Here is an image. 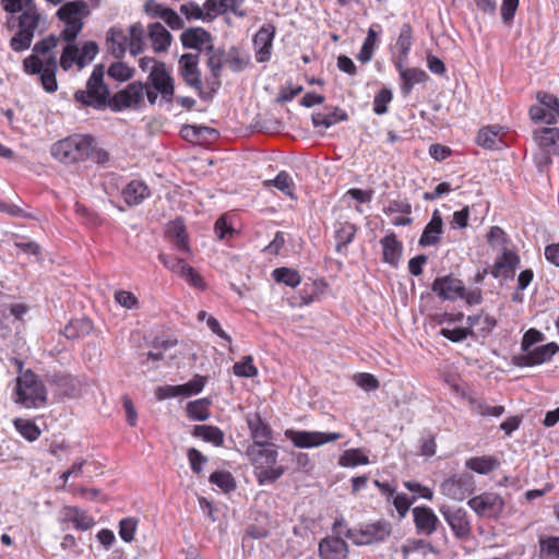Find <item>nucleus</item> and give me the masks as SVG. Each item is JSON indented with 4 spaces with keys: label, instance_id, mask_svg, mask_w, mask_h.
<instances>
[{
    "label": "nucleus",
    "instance_id": "f257e3e1",
    "mask_svg": "<svg viewBox=\"0 0 559 559\" xmlns=\"http://www.w3.org/2000/svg\"><path fill=\"white\" fill-rule=\"evenodd\" d=\"M51 156L64 165H74L93 160L98 165L109 162L108 151L97 146L91 134L75 133L55 142L50 148Z\"/></svg>",
    "mask_w": 559,
    "mask_h": 559
},
{
    "label": "nucleus",
    "instance_id": "f03ea898",
    "mask_svg": "<svg viewBox=\"0 0 559 559\" xmlns=\"http://www.w3.org/2000/svg\"><path fill=\"white\" fill-rule=\"evenodd\" d=\"M104 76L105 67L103 64L95 66L86 82L85 90H78L74 93V100L84 107L98 110L106 107L110 108V91L104 81Z\"/></svg>",
    "mask_w": 559,
    "mask_h": 559
},
{
    "label": "nucleus",
    "instance_id": "7ed1b4c3",
    "mask_svg": "<svg viewBox=\"0 0 559 559\" xmlns=\"http://www.w3.org/2000/svg\"><path fill=\"white\" fill-rule=\"evenodd\" d=\"M248 455L260 485L273 484L285 473V467L277 464L278 452L275 445L251 447Z\"/></svg>",
    "mask_w": 559,
    "mask_h": 559
},
{
    "label": "nucleus",
    "instance_id": "20e7f679",
    "mask_svg": "<svg viewBox=\"0 0 559 559\" xmlns=\"http://www.w3.org/2000/svg\"><path fill=\"white\" fill-rule=\"evenodd\" d=\"M14 402L26 408H39L47 403V390L38 376L31 369L16 378Z\"/></svg>",
    "mask_w": 559,
    "mask_h": 559
},
{
    "label": "nucleus",
    "instance_id": "39448f33",
    "mask_svg": "<svg viewBox=\"0 0 559 559\" xmlns=\"http://www.w3.org/2000/svg\"><path fill=\"white\" fill-rule=\"evenodd\" d=\"M145 84V96L150 105H155L160 96V103L170 104L175 99V83L165 63L154 64Z\"/></svg>",
    "mask_w": 559,
    "mask_h": 559
},
{
    "label": "nucleus",
    "instance_id": "423d86ee",
    "mask_svg": "<svg viewBox=\"0 0 559 559\" xmlns=\"http://www.w3.org/2000/svg\"><path fill=\"white\" fill-rule=\"evenodd\" d=\"M90 15L86 2L82 0L69 1L62 4L58 11V19L64 23L61 37L68 43H73L83 28V17Z\"/></svg>",
    "mask_w": 559,
    "mask_h": 559
},
{
    "label": "nucleus",
    "instance_id": "0eeeda50",
    "mask_svg": "<svg viewBox=\"0 0 559 559\" xmlns=\"http://www.w3.org/2000/svg\"><path fill=\"white\" fill-rule=\"evenodd\" d=\"M391 533V524L385 520H378L359 528H347L345 536L356 545H370L384 542Z\"/></svg>",
    "mask_w": 559,
    "mask_h": 559
},
{
    "label": "nucleus",
    "instance_id": "6e6552de",
    "mask_svg": "<svg viewBox=\"0 0 559 559\" xmlns=\"http://www.w3.org/2000/svg\"><path fill=\"white\" fill-rule=\"evenodd\" d=\"M145 84L141 81L129 83L111 96L110 110L115 112L128 108L141 109L145 106Z\"/></svg>",
    "mask_w": 559,
    "mask_h": 559
},
{
    "label": "nucleus",
    "instance_id": "1a4fd4ad",
    "mask_svg": "<svg viewBox=\"0 0 559 559\" xmlns=\"http://www.w3.org/2000/svg\"><path fill=\"white\" fill-rule=\"evenodd\" d=\"M467 506L479 518L497 519L504 509V500L497 492L486 491L471 498Z\"/></svg>",
    "mask_w": 559,
    "mask_h": 559
},
{
    "label": "nucleus",
    "instance_id": "9d476101",
    "mask_svg": "<svg viewBox=\"0 0 559 559\" xmlns=\"http://www.w3.org/2000/svg\"><path fill=\"white\" fill-rule=\"evenodd\" d=\"M284 435L296 448L300 449L320 447L325 443L336 441L343 437L340 432H321L294 429L285 430Z\"/></svg>",
    "mask_w": 559,
    "mask_h": 559
},
{
    "label": "nucleus",
    "instance_id": "9b49d317",
    "mask_svg": "<svg viewBox=\"0 0 559 559\" xmlns=\"http://www.w3.org/2000/svg\"><path fill=\"white\" fill-rule=\"evenodd\" d=\"M440 489L448 498L463 501L474 492L475 479L469 473L454 474L441 483Z\"/></svg>",
    "mask_w": 559,
    "mask_h": 559
},
{
    "label": "nucleus",
    "instance_id": "f8f14e48",
    "mask_svg": "<svg viewBox=\"0 0 559 559\" xmlns=\"http://www.w3.org/2000/svg\"><path fill=\"white\" fill-rule=\"evenodd\" d=\"M440 513L457 539L466 540L469 538L472 534V524L467 512L463 508L452 509L449 507H441Z\"/></svg>",
    "mask_w": 559,
    "mask_h": 559
},
{
    "label": "nucleus",
    "instance_id": "ddd939ff",
    "mask_svg": "<svg viewBox=\"0 0 559 559\" xmlns=\"http://www.w3.org/2000/svg\"><path fill=\"white\" fill-rule=\"evenodd\" d=\"M558 352L559 345L555 342H550L537 346L534 349L526 352L525 354L513 356L512 364L520 368L534 367L551 360V358Z\"/></svg>",
    "mask_w": 559,
    "mask_h": 559
},
{
    "label": "nucleus",
    "instance_id": "4468645a",
    "mask_svg": "<svg viewBox=\"0 0 559 559\" xmlns=\"http://www.w3.org/2000/svg\"><path fill=\"white\" fill-rule=\"evenodd\" d=\"M59 522L66 528L70 526L78 531H88L95 525V520L87 511L74 506H66L60 511Z\"/></svg>",
    "mask_w": 559,
    "mask_h": 559
},
{
    "label": "nucleus",
    "instance_id": "2eb2a0df",
    "mask_svg": "<svg viewBox=\"0 0 559 559\" xmlns=\"http://www.w3.org/2000/svg\"><path fill=\"white\" fill-rule=\"evenodd\" d=\"M179 73L183 81L194 90L202 91L199 53H183L178 62Z\"/></svg>",
    "mask_w": 559,
    "mask_h": 559
},
{
    "label": "nucleus",
    "instance_id": "dca6fc26",
    "mask_svg": "<svg viewBox=\"0 0 559 559\" xmlns=\"http://www.w3.org/2000/svg\"><path fill=\"white\" fill-rule=\"evenodd\" d=\"M431 289L442 300H457L464 293V284L452 274L435 278Z\"/></svg>",
    "mask_w": 559,
    "mask_h": 559
},
{
    "label": "nucleus",
    "instance_id": "f3484780",
    "mask_svg": "<svg viewBox=\"0 0 559 559\" xmlns=\"http://www.w3.org/2000/svg\"><path fill=\"white\" fill-rule=\"evenodd\" d=\"M275 26L265 24L260 27L253 37V47L255 50V60L263 63L270 60L272 55L273 39L275 37Z\"/></svg>",
    "mask_w": 559,
    "mask_h": 559
},
{
    "label": "nucleus",
    "instance_id": "a211bd4d",
    "mask_svg": "<svg viewBox=\"0 0 559 559\" xmlns=\"http://www.w3.org/2000/svg\"><path fill=\"white\" fill-rule=\"evenodd\" d=\"M413 521L418 534L431 536L440 524V521L433 510L427 506L413 508Z\"/></svg>",
    "mask_w": 559,
    "mask_h": 559
},
{
    "label": "nucleus",
    "instance_id": "6ab92c4d",
    "mask_svg": "<svg viewBox=\"0 0 559 559\" xmlns=\"http://www.w3.org/2000/svg\"><path fill=\"white\" fill-rule=\"evenodd\" d=\"M180 41L185 48L206 51L213 45V36L202 27H190L181 33Z\"/></svg>",
    "mask_w": 559,
    "mask_h": 559
},
{
    "label": "nucleus",
    "instance_id": "aec40b11",
    "mask_svg": "<svg viewBox=\"0 0 559 559\" xmlns=\"http://www.w3.org/2000/svg\"><path fill=\"white\" fill-rule=\"evenodd\" d=\"M519 264L520 257L511 250H504L503 253L496 259L491 266L490 274L495 278H512Z\"/></svg>",
    "mask_w": 559,
    "mask_h": 559
},
{
    "label": "nucleus",
    "instance_id": "412c9836",
    "mask_svg": "<svg viewBox=\"0 0 559 559\" xmlns=\"http://www.w3.org/2000/svg\"><path fill=\"white\" fill-rule=\"evenodd\" d=\"M443 234V219L439 210L432 212L430 221L426 224L418 243L421 247L437 246Z\"/></svg>",
    "mask_w": 559,
    "mask_h": 559
},
{
    "label": "nucleus",
    "instance_id": "4be33fe9",
    "mask_svg": "<svg viewBox=\"0 0 559 559\" xmlns=\"http://www.w3.org/2000/svg\"><path fill=\"white\" fill-rule=\"evenodd\" d=\"M321 559H346L347 543L338 536L325 537L319 544Z\"/></svg>",
    "mask_w": 559,
    "mask_h": 559
},
{
    "label": "nucleus",
    "instance_id": "5701e85b",
    "mask_svg": "<svg viewBox=\"0 0 559 559\" xmlns=\"http://www.w3.org/2000/svg\"><path fill=\"white\" fill-rule=\"evenodd\" d=\"M151 195L148 186L139 179H133L121 191V197L127 205L136 206Z\"/></svg>",
    "mask_w": 559,
    "mask_h": 559
},
{
    "label": "nucleus",
    "instance_id": "b1692460",
    "mask_svg": "<svg viewBox=\"0 0 559 559\" xmlns=\"http://www.w3.org/2000/svg\"><path fill=\"white\" fill-rule=\"evenodd\" d=\"M533 138L539 150L559 155V128H540L534 131Z\"/></svg>",
    "mask_w": 559,
    "mask_h": 559
},
{
    "label": "nucleus",
    "instance_id": "393cba45",
    "mask_svg": "<svg viewBox=\"0 0 559 559\" xmlns=\"http://www.w3.org/2000/svg\"><path fill=\"white\" fill-rule=\"evenodd\" d=\"M248 427L254 442L253 447L258 448L274 445L271 443L273 431L271 427L262 420L260 415L257 414L254 418L249 419Z\"/></svg>",
    "mask_w": 559,
    "mask_h": 559
},
{
    "label": "nucleus",
    "instance_id": "a878e982",
    "mask_svg": "<svg viewBox=\"0 0 559 559\" xmlns=\"http://www.w3.org/2000/svg\"><path fill=\"white\" fill-rule=\"evenodd\" d=\"M380 243L382 246V261L396 266L402 254L403 245L394 233L384 236Z\"/></svg>",
    "mask_w": 559,
    "mask_h": 559
},
{
    "label": "nucleus",
    "instance_id": "bb28decb",
    "mask_svg": "<svg viewBox=\"0 0 559 559\" xmlns=\"http://www.w3.org/2000/svg\"><path fill=\"white\" fill-rule=\"evenodd\" d=\"M357 230V225L347 221L335 224L334 240L336 252L344 253L346 247L354 240Z\"/></svg>",
    "mask_w": 559,
    "mask_h": 559
},
{
    "label": "nucleus",
    "instance_id": "cd10ccee",
    "mask_svg": "<svg viewBox=\"0 0 559 559\" xmlns=\"http://www.w3.org/2000/svg\"><path fill=\"white\" fill-rule=\"evenodd\" d=\"M148 38L155 52L166 51L171 44V34L162 23H153L148 26Z\"/></svg>",
    "mask_w": 559,
    "mask_h": 559
},
{
    "label": "nucleus",
    "instance_id": "c85d7f7f",
    "mask_svg": "<svg viewBox=\"0 0 559 559\" xmlns=\"http://www.w3.org/2000/svg\"><path fill=\"white\" fill-rule=\"evenodd\" d=\"M167 237L174 242L176 248L183 252H189V239L186 225L181 219L173 221L167 227Z\"/></svg>",
    "mask_w": 559,
    "mask_h": 559
},
{
    "label": "nucleus",
    "instance_id": "c756f323",
    "mask_svg": "<svg viewBox=\"0 0 559 559\" xmlns=\"http://www.w3.org/2000/svg\"><path fill=\"white\" fill-rule=\"evenodd\" d=\"M108 51L117 59L124 56L128 48V36L121 28L111 27L107 34Z\"/></svg>",
    "mask_w": 559,
    "mask_h": 559
},
{
    "label": "nucleus",
    "instance_id": "7c9ffc66",
    "mask_svg": "<svg viewBox=\"0 0 559 559\" xmlns=\"http://www.w3.org/2000/svg\"><path fill=\"white\" fill-rule=\"evenodd\" d=\"M400 75L403 81L401 85L403 95H409L414 85L425 83L429 79L428 74L418 68H401Z\"/></svg>",
    "mask_w": 559,
    "mask_h": 559
},
{
    "label": "nucleus",
    "instance_id": "2f4dec72",
    "mask_svg": "<svg viewBox=\"0 0 559 559\" xmlns=\"http://www.w3.org/2000/svg\"><path fill=\"white\" fill-rule=\"evenodd\" d=\"M192 435L195 438H200L205 442L213 444L214 447L224 445L225 435L223 430L212 425H197L193 428Z\"/></svg>",
    "mask_w": 559,
    "mask_h": 559
},
{
    "label": "nucleus",
    "instance_id": "473e14b6",
    "mask_svg": "<svg viewBox=\"0 0 559 559\" xmlns=\"http://www.w3.org/2000/svg\"><path fill=\"white\" fill-rule=\"evenodd\" d=\"M58 69L57 58L50 55L46 58V67L40 71L39 79L43 88L48 93H53L58 88L56 72Z\"/></svg>",
    "mask_w": 559,
    "mask_h": 559
},
{
    "label": "nucleus",
    "instance_id": "72a5a7b5",
    "mask_svg": "<svg viewBox=\"0 0 559 559\" xmlns=\"http://www.w3.org/2000/svg\"><path fill=\"white\" fill-rule=\"evenodd\" d=\"M500 465L499 460L492 455L473 456L466 460L465 466L477 474H489Z\"/></svg>",
    "mask_w": 559,
    "mask_h": 559
},
{
    "label": "nucleus",
    "instance_id": "f704fd0d",
    "mask_svg": "<svg viewBox=\"0 0 559 559\" xmlns=\"http://www.w3.org/2000/svg\"><path fill=\"white\" fill-rule=\"evenodd\" d=\"M476 142L479 146L487 150L499 148L502 143L500 128L497 126L481 128L477 133Z\"/></svg>",
    "mask_w": 559,
    "mask_h": 559
},
{
    "label": "nucleus",
    "instance_id": "c9c22d12",
    "mask_svg": "<svg viewBox=\"0 0 559 559\" xmlns=\"http://www.w3.org/2000/svg\"><path fill=\"white\" fill-rule=\"evenodd\" d=\"M536 98L539 104L547 108V124H556L559 120V98L555 94L548 92H537Z\"/></svg>",
    "mask_w": 559,
    "mask_h": 559
},
{
    "label": "nucleus",
    "instance_id": "e433bc0d",
    "mask_svg": "<svg viewBox=\"0 0 559 559\" xmlns=\"http://www.w3.org/2000/svg\"><path fill=\"white\" fill-rule=\"evenodd\" d=\"M206 66L211 71L212 76L215 80H219L222 68L225 62V52L222 49L214 48V45L209 46L206 50ZM221 82L217 81V85H219Z\"/></svg>",
    "mask_w": 559,
    "mask_h": 559
},
{
    "label": "nucleus",
    "instance_id": "4c0bfd02",
    "mask_svg": "<svg viewBox=\"0 0 559 559\" xmlns=\"http://www.w3.org/2000/svg\"><path fill=\"white\" fill-rule=\"evenodd\" d=\"M466 321L472 330L477 329L480 336H487L497 325V320L489 314L468 316Z\"/></svg>",
    "mask_w": 559,
    "mask_h": 559
},
{
    "label": "nucleus",
    "instance_id": "58836bf2",
    "mask_svg": "<svg viewBox=\"0 0 559 559\" xmlns=\"http://www.w3.org/2000/svg\"><path fill=\"white\" fill-rule=\"evenodd\" d=\"M211 404L212 402L207 397L189 402L186 408L188 417L192 420H206L211 415Z\"/></svg>",
    "mask_w": 559,
    "mask_h": 559
},
{
    "label": "nucleus",
    "instance_id": "ea45409f",
    "mask_svg": "<svg viewBox=\"0 0 559 559\" xmlns=\"http://www.w3.org/2000/svg\"><path fill=\"white\" fill-rule=\"evenodd\" d=\"M467 403L473 412L480 416L500 417L504 413V406H490L484 400L467 396Z\"/></svg>",
    "mask_w": 559,
    "mask_h": 559
},
{
    "label": "nucleus",
    "instance_id": "a19ab883",
    "mask_svg": "<svg viewBox=\"0 0 559 559\" xmlns=\"http://www.w3.org/2000/svg\"><path fill=\"white\" fill-rule=\"evenodd\" d=\"M272 278L276 283L285 284L292 288H296L301 283V276L298 271L285 266L273 270Z\"/></svg>",
    "mask_w": 559,
    "mask_h": 559
},
{
    "label": "nucleus",
    "instance_id": "79ce46f5",
    "mask_svg": "<svg viewBox=\"0 0 559 559\" xmlns=\"http://www.w3.org/2000/svg\"><path fill=\"white\" fill-rule=\"evenodd\" d=\"M16 431L27 441H36L40 435V428L31 419L15 418L13 420Z\"/></svg>",
    "mask_w": 559,
    "mask_h": 559
},
{
    "label": "nucleus",
    "instance_id": "37998d69",
    "mask_svg": "<svg viewBox=\"0 0 559 559\" xmlns=\"http://www.w3.org/2000/svg\"><path fill=\"white\" fill-rule=\"evenodd\" d=\"M128 47L132 56L140 55L144 49V28L142 24H132L129 28Z\"/></svg>",
    "mask_w": 559,
    "mask_h": 559
},
{
    "label": "nucleus",
    "instance_id": "c03bdc74",
    "mask_svg": "<svg viewBox=\"0 0 559 559\" xmlns=\"http://www.w3.org/2000/svg\"><path fill=\"white\" fill-rule=\"evenodd\" d=\"M538 544L539 559H559V537L540 536Z\"/></svg>",
    "mask_w": 559,
    "mask_h": 559
},
{
    "label": "nucleus",
    "instance_id": "a18cd8bd",
    "mask_svg": "<svg viewBox=\"0 0 559 559\" xmlns=\"http://www.w3.org/2000/svg\"><path fill=\"white\" fill-rule=\"evenodd\" d=\"M40 22V13L38 12L36 4L25 11L19 16V29L31 32L35 34L36 28Z\"/></svg>",
    "mask_w": 559,
    "mask_h": 559
},
{
    "label": "nucleus",
    "instance_id": "49530a36",
    "mask_svg": "<svg viewBox=\"0 0 559 559\" xmlns=\"http://www.w3.org/2000/svg\"><path fill=\"white\" fill-rule=\"evenodd\" d=\"M264 186H274L287 197L294 198L295 182L292 176L285 170L280 171L273 180L264 181Z\"/></svg>",
    "mask_w": 559,
    "mask_h": 559
},
{
    "label": "nucleus",
    "instance_id": "de8ad7c7",
    "mask_svg": "<svg viewBox=\"0 0 559 559\" xmlns=\"http://www.w3.org/2000/svg\"><path fill=\"white\" fill-rule=\"evenodd\" d=\"M346 119V112L338 108H335L332 112L329 114L318 112L312 115V123L314 127L330 128L333 124Z\"/></svg>",
    "mask_w": 559,
    "mask_h": 559
},
{
    "label": "nucleus",
    "instance_id": "09e8293b",
    "mask_svg": "<svg viewBox=\"0 0 559 559\" xmlns=\"http://www.w3.org/2000/svg\"><path fill=\"white\" fill-rule=\"evenodd\" d=\"M338 464L343 467H355L369 464V457L360 449L345 450L340 456Z\"/></svg>",
    "mask_w": 559,
    "mask_h": 559
},
{
    "label": "nucleus",
    "instance_id": "8fccbe9b",
    "mask_svg": "<svg viewBox=\"0 0 559 559\" xmlns=\"http://www.w3.org/2000/svg\"><path fill=\"white\" fill-rule=\"evenodd\" d=\"M209 480L212 485L217 486L225 493L236 489L235 478L227 471H215L210 475Z\"/></svg>",
    "mask_w": 559,
    "mask_h": 559
},
{
    "label": "nucleus",
    "instance_id": "3c124183",
    "mask_svg": "<svg viewBox=\"0 0 559 559\" xmlns=\"http://www.w3.org/2000/svg\"><path fill=\"white\" fill-rule=\"evenodd\" d=\"M378 40V33L370 27L367 33V37L365 38L360 51L357 56L358 60L362 63H367L372 59L374 47Z\"/></svg>",
    "mask_w": 559,
    "mask_h": 559
},
{
    "label": "nucleus",
    "instance_id": "603ef678",
    "mask_svg": "<svg viewBox=\"0 0 559 559\" xmlns=\"http://www.w3.org/2000/svg\"><path fill=\"white\" fill-rule=\"evenodd\" d=\"M207 382V377L195 374L190 381L185 384H179L180 395L181 396H192L197 395L204 389Z\"/></svg>",
    "mask_w": 559,
    "mask_h": 559
},
{
    "label": "nucleus",
    "instance_id": "864d4df0",
    "mask_svg": "<svg viewBox=\"0 0 559 559\" xmlns=\"http://www.w3.org/2000/svg\"><path fill=\"white\" fill-rule=\"evenodd\" d=\"M396 48L403 57H406L413 45V27L409 23H404L401 27L396 40Z\"/></svg>",
    "mask_w": 559,
    "mask_h": 559
},
{
    "label": "nucleus",
    "instance_id": "5fc2aeb1",
    "mask_svg": "<svg viewBox=\"0 0 559 559\" xmlns=\"http://www.w3.org/2000/svg\"><path fill=\"white\" fill-rule=\"evenodd\" d=\"M233 372L237 377L253 378L258 374V368L253 364L252 356H245L233 366Z\"/></svg>",
    "mask_w": 559,
    "mask_h": 559
},
{
    "label": "nucleus",
    "instance_id": "6e6d98bb",
    "mask_svg": "<svg viewBox=\"0 0 559 559\" xmlns=\"http://www.w3.org/2000/svg\"><path fill=\"white\" fill-rule=\"evenodd\" d=\"M393 94L388 87H382L373 98V112L376 115H384L388 112V105L392 102Z\"/></svg>",
    "mask_w": 559,
    "mask_h": 559
},
{
    "label": "nucleus",
    "instance_id": "4d7b16f0",
    "mask_svg": "<svg viewBox=\"0 0 559 559\" xmlns=\"http://www.w3.org/2000/svg\"><path fill=\"white\" fill-rule=\"evenodd\" d=\"M416 497H408L406 493L404 492H397L392 499H391V502L394 507V509L396 510L397 514H399V518L402 520L404 519L412 504L416 501Z\"/></svg>",
    "mask_w": 559,
    "mask_h": 559
},
{
    "label": "nucleus",
    "instance_id": "13d9d810",
    "mask_svg": "<svg viewBox=\"0 0 559 559\" xmlns=\"http://www.w3.org/2000/svg\"><path fill=\"white\" fill-rule=\"evenodd\" d=\"M80 58H79V48L72 44L69 43L67 45L61 53L60 57V67L68 71L73 67V64H76L79 67Z\"/></svg>",
    "mask_w": 559,
    "mask_h": 559
},
{
    "label": "nucleus",
    "instance_id": "bf43d9fd",
    "mask_svg": "<svg viewBox=\"0 0 559 559\" xmlns=\"http://www.w3.org/2000/svg\"><path fill=\"white\" fill-rule=\"evenodd\" d=\"M158 260L167 270L177 273L178 275H181L188 265L183 259L173 254L159 253Z\"/></svg>",
    "mask_w": 559,
    "mask_h": 559
},
{
    "label": "nucleus",
    "instance_id": "052dcab7",
    "mask_svg": "<svg viewBox=\"0 0 559 559\" xmlns=\"http://www.w3.org/2000/svg\"><path fill=\"white\" fill-rule=\"evenodd\" d=\"M440 334L453 343H459L466 340L468 336H474L475 332L468 325L467 328H442Z\"/></svg>",
    "mask_w": 559,
    "mask_h": 559
},
{
    "label": "nucleus",
    "instance_id": "680f3d73",
    "mask_svg": "<svg viewBox=\"0 0 559 559\" xmlns=\"http://www.w3.org/2000/svg\"><path fill=\"white\" fill-rule=\"evenodd\" d=\"M91 325L88 321L85 320H78V321H71L69 324H67L62 331V334L67 338H76L81 335H84L88 333Z\"/></svg>",
    "mask_w": 559,
    "mask_h": 559
},
{
    "label": "nucleus",
    "instance_id": "e2e57ef3",
    "mask_svg": "<svg viewBox=\"0 0 559 559\" xmlns=\"http://www.w3.org/2000/svg\"><path fill=\"white\" fill-rule=\"evenodd\" d=\"M33 33L25 31H17L10 40V47L14 51H24L31 47L33 40Z\"/></svg>",
    "mask_w": 559,
    "mask_h": 559
},
{
    "label": "nucleus",
    "instance_id": "0e129e2a",
    "mask_svg": "<svg viewBox=\"0 0 559 559\" xmlns=\"http://www.w3.org/2000/svg\"><path fill=\"white\" fill-rule=\"evenodd\" d=\"M110 78L118 81H127L132 78L133 70L121 61H117L110 64L107 71Z\"/></svg>",
    "mask_w": 559,
    "mask_h": 559
},
{
    "label": "nucleus",
    "instance_id": "69168bd1",
    "mask_svg": "<svg viewBox=\"0 0 559 559\" xmlns=\"http://www.w3.org/2000/svg\"><path fill=\"white\" fill-rule=\"evenodd\" d=\"M98 52V46L95 41H86L82 46L81 49H79V68L82 69L86 64H88L97 55Z\"/></svg>",
    "mask_w": 559,
    "mask_h": 559
},
{
    "label": "nucleus",
    "instance_id": "338daca9",
    "mask_svg": "<svg viewBox=\"0 0 559 559\" xmlns=\"http://www.w3.org/2000/svg\"><path fill=\"white\" fill-rule=\"evenodd\" d=\"M225 62L226 64H228V67L235 71V72H239V71H242L249 63V60L245 57H242L240 55V52L238 51V49H236L235 47H233L227 57L225 58Z\"/></svg>",
    "mask_w": 559,
    "mask_h": 559
},
{
    "label": "nucleus",
    "instance_id": "774afa93",
    "mask_svg": "<svg viewBox=\"0 0 559 559\" xmlns=\"http://www.w3.org/2000/svg\"><path fill=\"white\" fill-rule=\"evenodd\" d=\"M138 521L133 518H126L119 522V535L126 543H130L134 538Z\"/></svg>",
    "mask_w": 559,
    "mask_h": 559
}]
</instances>
